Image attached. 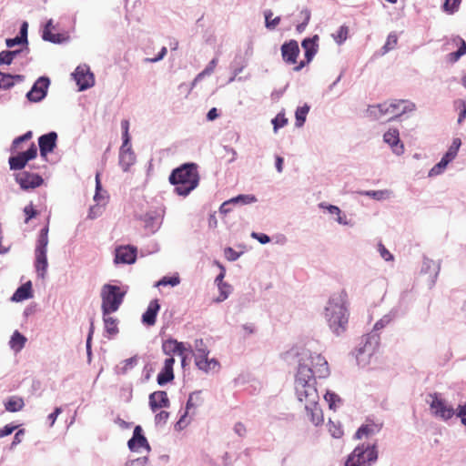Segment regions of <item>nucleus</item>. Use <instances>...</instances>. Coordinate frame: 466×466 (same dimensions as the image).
Instances as JSON below:
<instances>
[{
  "label": "nucleus",
  "instance_id": "1",
  "mask_svg": "<svg viewBox=\"0 0 466 466\" xmlns=\"http://www.w3.org/2000/svg\"><path fill=\"white\" fill-rule=\"evenodd\" d=\"M346 302L347 293L342 289L332 294L325 308V317L329 326L338 335L345 330L348 324L349 314Z\"/></svg>",
  "mask_w": 466,
  "mask_h": 466
},
{
  "label": "nucleus",
  "instance_id": "2",
  "mask_svg": "<svg viewBox=\"0 0 466 466\" xmlns=\"http://www.w3.org/2000/svg\"><path fill=\"white\" fill-rule=\"evenodd\" d=\"M307 363L300 362L295 377V390L299 401L305 406L319 404V396L316 387V378Z\"/></svg>",
  "mask_w": 466,
  "mask_h": 466
},
{
  "label": "nucleus",
  "instance_id": "3",
  "mask_svg": "<svg viewBox=\"0 0 466 466\" xmlns=\"http://www.w3.org/2000/svg\"><path fill=\"white\" fill-rule=\"evenodd\" d=\"M169 182L175 186V192L186 197L194 190L199 182L198 166L186 163L177 167L169 176Z\"/></svg>",
  "mask_w": 466,
  "mask_h": 466
},
{
  "label": "nucleus",
  "instance_id": "4",
  "mask_svg": "<svg viewBox=\"0 0 466 466\" xmlns=\"http://www.w3.org/2000/svg\"><path fill=\"white\" fill-rule=\"evenodd\" d=\"M125 296L126 291L122 290L120 287L111 284L103 285L100 292L103 315L117 311Z\"/></svg>",
  "mask_w": 466,
  "mask_h": 466
},
{
  "label": "nucleus",
  "instance_id": "5",
  "mask_svg": "<svg viewBox=\"0 0 466 466\" xmlns=\"http://www.w3.org/2000/svg\"><path fill=\"white\" fill-rule=\"evenodd\" d=\"M378 459L375 444H360L348 456L344 466H371Z\"/></svg>",
  "mask_w": 466,
  "mask_h": 466
},
{
  "label": "nucleus",
  "instance_id": "6",
  "mask_svg": "<svg viewBox=\"0 0 466 466\" xmlns=\"http://www.w3.org/2000/svg\"><path fill=\"white\" fill-rule=\"evenodd\" d=\"M300 362L307 363L306 366L312 370L313 377L315 378L316 376L319 378H326L329 374L328 361L320 354L311 353L309 351L302 352L299 364Z\"/></svg>",
  "mask_w": 466,
  "mask_h": 466
},
{
  "label": "nucleus",
  "instance_id": "7",
  "mask_svg": "<svg viewBox=\"0 0 466 466\" xmlns=\"http://www.w3.org/2000/svg\"><path fill=\"white\" fill-rule=\"evenodd\" d=\"M373 108H378L380 116H390V119H394L406 112H411L415 109V104L409 100H393L391 102H384Z\"/></svg>",
  "mask_w": 466,
  "mask_h": 466
},
{
  "label": "nucleus",
  "instance_id": "8",
  "mask_svg": "<svg viewBox=\"0 0 466 466\" xmlns=\"http://www.w3.org/2000/svg\"><path fill=\"white\" fill-rule=\"evenodd\" d=\"M430 409L433 416L443 420H448L455 415V410L441 399L437 393L430 394Z\"/></svg>",
  "mask_w": 466,
  "mask_h": 466
},
{
  "label": "nucleus",
  "instance_id": "9",
  "mask_svg": "<svg viewBox=\"0 0 466 466\" xmlns=\"http://www.w3.org/2000/svg\"><path fill=\"white\" fill-rule=\"evenodd\" d=\"M203 345L202 339L196 341V352H195V362L198 369L204 371L215 370L219 367V363L217 360H208V350L206 348L198 347Z\"/></svg>",
  "mask_w": 466,
  "mask_h": 466
},
{
  "label": "nucleus",
  "instance_id": "10",
  "mask_svg": "<svg viewBox=\"0 0 466 466\" xmlns=\"http://www.w3.org/2000/svg\"><path fill=\"white\" fill-rule=\"evenodd\" d=\"M37 156V147L32 143L30 147L25 151L20 152L16 156H13L9 157L8 163L10 166V169L12 170H21L23 169L28 161L35 159Z\"/></svg>",
  "mask_w": 466,
  "mask_h": 466
},
{
  "label": "nucleus",
  "instance_id": "11",
  "mask_svg": "<svg viewBox=\"0 0 466 466\" xmlns=\"http://www.w3.org/2000/svg\"><path fill=\"white\" fill-rule=\"evenodd\" d=\"M37 156V147L32 143L30 147L25 151L20 152L16 156H13L9 157L8 163L10 166V169L12 170H21L23 169L28 161L35 159Z\"/></svg>",
  "mask_w": 466,
  "mask_h": 466
},
{
  "label": "nucleus",
  "instance_id": "12",
  "mask_svg": "<svg viewBox=\"0 0 466 466\" xmlns=\"http://www.w3.org/2000/svg\"><path fill=\"white\" fill-rule=\"evenodd\" d=\"M37 156V147L32 143L30 147L25 151L20 152L16 156H13L9 157L8 163L10 166V169L12 170H21L23 169L28 161L35 159Z\"/></svg>",
  "mask_w": 466,
  "mask_h": 466
},
{
  "label": "nucleus",
  "instance_id": "13",
  "mask_svg": "<svg viewBox=\"0 0 466 466\" xmlns=\"http://www.w3.org/2000/svg\"><path fill=\"white\" fill-rule=\"evenodd\" d=\"M15 179L23 190L35 189L44 183L41 176L27 171L15 174Z\"/></svg>",
  "mask_w": 466,
  "mask_h": 466
},
{
  "label": "nucleus",
  "instance_id": "14",
  "mask_svg": "<svg viewBox=\"0 0 466 466\" xmlns=\"http://www.w3.org/2000/svg\"><path fill=\"white\" fill-rule=\"evenodd\" d=\"M318 40L319 36L316 35L311 38H306L302 41L301 46L305 50V60L300 61V63L294 67L295 71L301 70L306 65L312 61L314 56L318 52Z\"/></svg>",
  "mask_w": 466,
  "mask_h": 466
},
{
  "label": "nucleus",
  "instance_id": "15",
  "mask_svg": "<svg viewBox=\"0 0 466 466\" xmlns=\"http://www.w3.org/2000/svg\"><path fill=\"white\" fill-rule=\"evenodd\" d=\"M73 76L80 90H85L94 85V76L86 65L78 66Z\"/></svg>",
  "mask_w": 466,
  "mask_h": 466
},
{
  "label": "nucleus",
  "instance_id": "16",
  "mask_svg": "<svg viewBox=\"0 0 466 466\" xmlns=\"http://www.w3.org/2000/svg\"><path fill=\"white\" fill-rule=\"evenodd\" d=\"M49 86V79L47 77H40L34 84L31 90L26 94V97L31 102H39L46 95Z\"/></svg>",
  "mask_w": 466,
  "mask_h": 466
},
{
  "label": "nucleus",
  "instance_id": "17",
  "mask_svg": "<svg viewBox=\"0 0 466 466\" xmlns=\"http://www.w3.org/2000/svg\"><path fill=\"white\" fill-rule=\"evenodd\" d=\"M281 56L285 63L294 65L297 63V58L299 55V46L296 40L285 42L281 46Z\"/></svg>",
  "mask_w": 466,
  "mask_h": 466
},
{
  "label": "nucleus",
  "instance_id": "18",
  "mask_svg": "<svg viewBox=\"0 0 466 466\" xmlns=\"http://www.w3.org/2000/svg\"><path fill=\"white\" fill-rule=\"evenodd\" d=\"M364 345L358 350L357 357L362 354L372 356L379 348L380 336L376 333H370L363 337Z\"/></svg>",
  "mask_w": 466,
  "mask_h": 466
},
{
  "label": "nucleus",
  "instance_id": "19",
  "mask_svg": "<svg viewBox=\"0 0 466 466\" xmlns=\"http://www.w3.org/2000/svg\"><path fill=\"white\" fill-rule=\"evenodd\" d=\"M136 162V155L132 150L130 142L123 143L119 152V164L124 171H128L129 167Z\"/></svg>",
  "mask_w": 466,
  "mask_h": 466
},
{
  "label": "nucleus",
  "instance_id": "20",
  "mask_svg": "<svg viewBox=\"0 0 466 466\" xmlns=\"http://www.w3.org/2000/svg\"><path fill=\"white\" fill-rule=\"evenodd\" d=\"M57 134L54 131L41 136L38 138L39 150L42 157L52 152L56 146Z\"/></svg>",
  "mask_w": 466,
  "mask_h": 466
},
{
  "label": "nucleus",
  "instance_id": "21",
  "mask_svg": "<svg viewBox=\"0 0 466 466\" xmlns=\"http://www.w3.org/2000/svg\"><path fill=\"white\" fill-rule=\"evenodd\" d=\"M137 248L130 246L120 247L116 249V263L132 264L136 261Z\"/></svg>",
  "mask_w": 466,
  "mask_h": 466
},
{
  "label": "nucleus",
  "instance_id": "22",
  "mask_svg": "<svg viewBox=\"0 0 466 466\" xmlns=\"http://www.w3.org/2000/svg\"><path fill=\"white\" fill-rule=\"evenodd\" d=\"M170 405L167 393L164 390H157L149 395V406L152 411L161 408H168Z\"/></svg>",
  "mask_w": 466,
  "mask_h": 466
},
{
  "label": "nucleus",
  "instance_id": "23",
  "mask_svg": "<svg viewBox=\"0 0 466 466\" xmlns=\"http://www.w3.org/2000/svg\"><path fill=\"white\" fill-rule=\"evenodd\" d=\"M175 364L174 357H168L164 361V366L161 371L157 375V383L159 385H164L174 379L173 367Z\"/></svg>",
  "mask_w": 466,
  "mask_h": 466
},
{
  "label": "nucleus",
  "instance_id": "24",
  "mask_svg": "<svg viewBox=\"0 0 466 466\" xmlns=\"http://www.w3.org/2000/svg\"><path fill=\"white\" fill-rule=\"evenodd\" d=\"M128 448L131 451H138L141 448L150 450L149 444L146 437L142 434V428L137 426L133 432V437L128 441Z\"/></svg>",
  "mask_w": 466,
  "mask_h": 466
},
{
  "label": "nucleus",
  "instance_id": "25",
  "mask_svg": "<svg viewBox=\"0 0 466 466\" xmlns=\"http://www.w3.org/2000/svg\"><path fill=\"white\" fill-rule=\"evenodd\" d=\"M160 309V305L157 299L151 300L147 310L142 315V322L147 326H154L157 321V315Z\"/></svg>",
  "mask_w": 466,
  "mask_h": 466
},
{
  "label": "nucleus",
  "instance_id": "26",
  "mask_svg": "<svg viewBox=\"0 0 466 466\" xmlns=\"http://www.w3.org/2000/svg\"><path fill=\"white\" fill-rule=\"evenodd\" d=\"M204 404V399L201 395V391L193 392L189 395V398L187 402L186 406V412L185 414L180 418L179 423L184 420L185 417H187L188 414H195V410L198 407H200Z\"/></svg>",
  "mask_w": 466,
  "mask_h": 466
},
{
  "label": "nucleus",
  "instance_id": "27",
  "mask_svg": "<svg viewBox=\"0 0 466 466\" xmlns=\"http://www.w3.org/2000/svg\"><path fill=\"white\" fill-rule=\"evenodd\" d=\"M163 352L169 357H173L175 354L183 355L186 348L182 342H178L176 339H167L162 344Z\"/></svg>",
  "mask_w": 466,
  "mask_h": 466
},
{
  "label": "nucleus",
  "instance_id": "28",
  "mask_svg": "<svg viewBox=\"0 0 466 466\" xmlns=\"http://www.w3.org/2000/svg\"><path fill=\"white\" fill-rule=\"evenodd\" d=\"M22 75L5 74L0 71V89L7 90L13 87L16 83L24 81Z\"/></svg>",
  "mask_w": 466,
  "mask_h": 466
},
{
  "label": "nucleus",
  "instance_id": "29",
  "mask_svg": "<svg viewBox=\"0 0 466 466\" xmlns=\"http://www.w3.org/2000/svg\"><path fill=\"white\" fill-rule=\"evenodd\" d=\"M35 267L37 275L44 279L47 270V256L46 252L42 250H35Z\"/></svg>",
  "mask_w": 466,
  "mask_h": 466
},
{
  "label": "nucleus",
  "instance_id": "30",
  "mask_svg": "<svg viewBox=\"0 0 466 466\" xmlns=\"http://www.w3.org/2000/svg\"><path fill=\"white\" fill-rule=\"evenodd\" d=\"M381 429L380 424H376L374 422L367 423L359 428V430L355 433V438L358 440H361L362 438H367L369 436H372L378 433Z\"/></svg>",
  "mask_w": 466,
  "mask_h": 466
},
{
  "label": "nucleus",
  "instance_id": "31",
  "mask_svg": "<svg viewBox=\"0 0 466 466\" xmlns=\"http://www.w3.org/2000/svg\"><path fill=\"white\" fill-rule=\"evenodd\" d=\"M33 297L31 281L20 286L12 296L13 301H23Z\"/></svg>",
  "mask_w": 466,
  "mask_h": 466
},
{
  "label": "nucleus",
  "instance_id": "32",
  "mask_svg": "<svg viewBox=\"0 0 466 466\" xmlns=\"http://www.w3.org/2000/svg\"><path fill=\"white\" fill-rule=\"evenodd\" d=\"M105 330L107 337L111 339L118 333V320L110 316V314L103 315Z\"/></svg>",
  "mask_w": 466,
  "mask_h": 466
},
{
  "label": "nucleus",
  "instance_id": "33",
  "mask_svg": "<svg viewBox=\"0 0 466 466\" xmlns=\"http://www.w3.org/2000/svg\"><path fill=\"white\" fill-rule=\"evenodd\" d=\"M25 402L23 398L12 396L5 402V410L9 412H17L23 410Z\"/></svg>",
  "mask_w": 466,
  "mask_h": 466
},
{
  "label": "nucleus",
  "instance_id": "34",
  "mask_svg": "<svg viewBox=\"0 0 466 466\" xmlns=\"http://www.w3.org/2000/svg\"><path fill=\"white\" fill-rule=\"evenodd\" d=\"M456 41L461 45L456 52H451L447 55V61L453 64L457 62L463 55L466 54V43L461 38L457 37Z\"/></svg>",
  "mask_w": 466,
  "mask_h": 466
},
{
  "label": "nucleus",
  "instance_id": "35",
  "mask_svg": "<svg viewBox=\"0 0 466 466\" xmlns=\"http://www.w3.org/2000/svg\"><path fill=\"white\" fill-rule=\"evenodd\" d=\"M52 29H54L53 21L50 19L46 23V25L43 30V35H42L43 39L46 41L52 42V43H60L61 42L60 35L53 34Z\"/></svg>",
  "mask_w": 466,
  "mask_h": 466
},
{
  "label": "nucleus",
  "instance_id": "36",
  "mask_svg": "<svg viewBox=\"0 0 466 466\" xmlns=\"http://www.w3.org/2000/svg\"><path fill=\"white\" fill-rule=\"evenodd\" d=\"M305 408L310 413V420L313 424L319 425L323 422V414L319 404L308 405Z\"/></svg>",
  "mask_w": 466,
  "mask_h": 466
},
{
  "label": "nucleus",
  "instance_id": "37",
  "mask_svg": "<svg viewBox=\"0 0 466 466\" xmlns=\"http://www.w3.org/2000/svg\"><path fill=\"white\" fill-rule=\"evenodd\" d=\"M48 232H49L48 225H46L45 228H43L40 230L38 239H37V244L35 247V250H42V251L47 252Z\"/></svg>",
  "mask_w": 466,
  "mask_h": 466
},
{
  "label": "nucleus",
  "instance_id": "38",
  "mask_svg": "<svg viewBox=\"0 0 466 466\" xmlns=\"http://www.w3.org/2000/svg\"><path fill=\"white\" fill-rule=\"evenodd\" d=\"M384 141L391 147H395L400 143V134L398 129L390 128L383 136Z\"/></svg>",
  "mask_w": 466,
  "mask_h": 466
},
{
  "label": "nucleus",
  "instance_id": "39",
  "mask_svg": "<svg viewBox=\"0 0 466 466\" xmlns=\"http://www.w3.org/2000/svg\"><path fill=\"white\" fill-rule=\"evenodd\" d=\"M25 341L26 339L25 336H23L18 331H15L13 336L11 337L10 346L15 351H19L24 348Z\"/></svg>",
  "mask_w": 466,
  "mask_h": 466
},
{
  "label": "nucleus",
  "instance_id": "40",
  "mask_svg": "<svg viewBox=\"0 0 466 466\" xmlns=\"http://www.w3.org/2000/svg\"><path fill=\"white\" fill-rule=\"evenodd\" d=\"M218 65V59L217 58H213L209 63L208 65L207 66V67L202 71L200 72L194 79L193 83H192V86H194L198 81H200L205 76H208V75H210L214 72L216 66Z\"/></svg>",
  "mask_w": 466,
  "mask_h": 466
},
{
  "label": "nucleus",
  "instance_id": "41",
  "mask_svg": "<svg viewBox=\"0 0 466 466\" xmlns=\"http://www.w3.org/2000/svg\"><path fill=\"white\" fill-rule=\"evenodd\" d=\"M461 4V0H445L442 10L449 15H452L459 10Z\"/></svg>",
  "mask_w": 466,
  "mask_h": 466
},
{
  "label": "nucleus",
  "instance_id": "42",
  "mask_svg": "<svg viewBox=\"0 0 466 466\" xmlns=\"http://www.w3.org/2000/svg\"><path fill=\"white\" fill-rule=\"evenodd\" d=\"M264 15H265V25H266L267 28L273 30L279 25V24L280 22V17L276 16L275 18H272L273 13L271 10H266L264 13Z\"/></svg>",
  "mask_w": 466,
  "mask_h": 466
},
{
  "label": "nucleus",
  "instance_id": "43",
  "mask_svg": "<svg viewBox=\"0 0 466 466\" xmlns=\"http://www.w3.org/2000/svg\"><path fill=\"white\" fill-rule=\"evenodd\" d=\"M309 107L308 106H303L300 107H298L295 113L296 116V126L300 127L303 126L306 116L309 113Z\"/></svg>",
  "mask_w": 466,
  "mask_h": 466
},
{
  "label": "nucleus",
  "instance_id": "44",
  "mask_svg": "<svg viewBox=\"0 0 466 466\" xmlns=\"http://www.w3.org/2000/svg\"><path fill=\"white\" fill-rule=\"evenodd\" d=\"M364 194L374 199L381 200L390 198L391 192L390 190H370L366 191Z\"/></svg>",
  "mask_w": 466,
  "mask_h": 466
},
{
  "label": "nucleus",
  "instance_id": "45",
  "mask_svg": "<svg viewBox=\"0 0 466 466\" xmlns=\"http://www.w3.org/2000/svg\"><path fill=\"white\" fill-rule=\"evenodd\" d=\"M348 35L349 27L346 25H342L339 27L337 33L333 35V38L337 44L341 45L343 42L347 40Z\"/></svg>",
  "mask_w": 466,
  "mask_h": 466
},
{
  "label": "nucleus",
  "instance_id": "46",
  "mask_svg": "<svg viewBox=\"0 0 466 466\" xmlns=\"http://www.w3.org/2000/svg\"><path fill=\"white\" fill-rule=\"evenodd\" d=\"M19 53V51H2L0 53V66L11 65L15 56Z\"/></svg>",
  "mask_w": 466,
  "mask_h": 466
},
{
  "label": "nucleus",
  "instance_id": "47",
  "mask_svg": "<svg viewBox=\"0 0 466 466\" xmlns=\"http://www.w3.org/2000/svg\"><path fill=\"white\" fill-rule=\"evenodd\" d=\"M461 145V141L460 138H454L452 141L451 146L448 149L447 153L445 154L446 158L454 159V157L457 156L458 150Z\"/></svg>",
  "mask_w": 466,
  "mask_h": 466
},
{
  "label": "nucleus",
  "instance_id": "48",
  "mask_svg": "<svg viewBox=\"0 0 466 466\" xmlns=\"http://www.w3.org/2000/svg\"><path fill=\"white\" fill-rule=\"evenodd\" d=\"M325 400L329 403V409L335 410L337 403L341 401L340 398L334 392L327 391L324 396Z\"/></svg>",
  "mask_w": 466,
  "mask_h": 466
},
{
  "label": "nucleus",
  "instance_id": "49",
  "mask_svg": "<svg viewBox=\"0 0 466 466\" xmlns=\"http://www.w3.org/2000/svg\"><path fill=\"white\" fill-rule=\"evenodd\" d=\"M398 44V36L396 33H390L388 35L387 41L385 45L383 46L384 53H387L396 47Z\"/></svg>",
  "mask_w": 466,
  "mask_h": 466
},
{
  "label": "nucleus",
  "instance_id": "50",
  "mask_svg": "<svg viewBox=\"0 0 466 466\" xmlns=\"http://www.w3.org/2000/svg\"><path fill=\"white\" fill-rule=\"evenodd\" d=\"M288 124V118L284 113H279L275 118L272 119L274 131L277 132L279 128L285 127Z\"/></svg>",
  "mask_w": 466,
  "mask_h": 466
},
{
  "label": "nucleus",
  "instance_id": "51",
  "mask_svg": "<svg viewBox=\"0 0 466 466\" xmlns=\"http://www.w3.org/2000/svg\"><path fill=\"white\" fill-rule=\"evenodd\" d=\"M32 137H33L32 131H27L23 136H20V137L15 138L12 143V150L13 151L16 150L18 148L20 143L31 139Z\"/></svg>",
  "mask_w": 466,
  "mask_h": 466
},
{
  "label": "nucleus",
  "instance_id": "52",
  "mask_svg": "<svg viewBox=\"0 0 466 466\" xmlns=\"http://www.w3.org/2000/svg\"><path fill=\"white\" fill-rule=\"evenodd\" d=\"M257 199L253 195H239L236 198H231V202L250 204L255 202Z\"/></svg>",
  "mask_w": 466,
  "mask_h": 466
},
{
  "label": "nucleus",
  "instance_id": "53",
  "mask_svg": "<svg viewBox=\"0 0 466 466\" xmlns=\"http://www.w3.org/2000/svg\"><path fill=\"white\" fill-rule=\"evenodd\" d=\"M451 161V159L446 158V156L444 155L441 160L431 170V174H439Z\"/></svg>",
  "mask_w": 466,
  "mask_h": 466
},
{
  "label": "nucleus",
  "instance_id": "54",
  "mask_svg": "<svg viewBox=\"0 0 466 466\" xmlns=\"http://www.w3.org/2000/svg\"><path fill=\"white\" fill-rule=\"evenodd\" d=\"M179 283L178 277H164L157 282V286H167L170 285L172 287L177 285Z\"/></svg>",
  "mask_w": 466,
  "mask_h": 466
},
{
  "label": "nucleus",
  "instance_id": "55",
  "mask_svg": "<svg viewBox=\"0 0 466 466\" xmlns=\"http://www.w3.org/2000/svg\"><path fill=\"white\" fill-rule=\"evenodd\" d=\"M24 212L26 216L25 223H27L30 219L35 218L38 214L37 211L35 209L34 205L32 203H30L29 205L25 207Z\"/></svg>",
  "mask_w": 466,
  "mask_h": 466
},
{
  "label": "nucleus",
  "instance_id": "56",
  "mask_svg": "<svg viewBox=\"0 0 466 466\" xmlns=\"http://www.w3.org/2000/svg\"><path fill=\"white\" fill-rule=\"evenodd\" d=\"M379 252L382 258H384L386 261H391L393 260V256L390 254V252L384 247L383 244L380 243L379 246Z\"/></svg>",
  "mask_w": 466,
  "mask_h": 466
},
{
  "label": "nucleus",
  "instance_id": "57",
  "mask_svg": "<svg viewBox=\"0 0 466 466\" xmlns=\"http://www.w3.org/2000/svg\"><path fill=\"white\" fill-rule=\"evenodd\" d=\"M301 15H303V16H304V21L301 24L297 25V31L299 33H301L305 30V28L309 21V18H310V13L308 10L302 11Z\"/></svg>",
  "mask_w": 466,
  "mask_h": 466
},
{
  "label": "nucleus",
  "instance_id": "58",
  "mask_svg": "<svg viewBox=\"0 0 466 466\" xmlns=\"http://www.w3.org/2000/svg\"><path fill=\"white\" fill-rule=\"evenodd\" d=\"M121 127L123 129V143H126V146L127 145V142H130V137L128 134V128H129V123L127 120H123L121 122Z\"/></svg>",
  "mask_w": 466,
  "mask_h": 466
},
{
  "label": "nucleus",
  "instance_id": "59",
  "mask_svg": "<svg viewBox=\"0 0 466 466\" xmlns=\"http://www.w3.org/2000/svg\"><path fill=\"white\" fill-rule=\"evenodd\" d=\"M25 432V429H20L15 432L13 441H12V444H11L12 447L22 442Z\"/></svg>",
  "mask_w": 466,
  "mask_h": 466
},
{
  "label": "nucleus",
  "instance_id": "60",
  "mask_svg": "<svg viewBox=\"0 0 466 466\" xmlns=\"http://www.w3.org/2000/svg\"><path fill=\"white\" fill-rule=\"evenodd\" d=\"M102 188L101 181H100V173H96V194H95V200L98 201L102 197L100 195V190Z\"/></svg>",
  "mask_w": 466,
  "mask_h": 466
},
{
  "label": "nucleus",
  "instance_id": "61",
  "mask_svg": "<svg viewBox=\"0 0 466 466\" xmlns=\"http://www.w3.org/2000/svg\"><path fill=\"white\" fill-rule=\"evenodd\" d=\"M17 427L16 425H5L0 429V438L10 435Z\"/></svg>",
  "mask_w": 466,
  "mask_h": 466
},
{
  "label": "nucleus",
  "instance_id": "62",
  "mask_svg": "<svg viewBox=\"0 0 466 466\" xmlns=\"http://www.w3.org/2000/svg\"><path fill=\"white\" fill-rule=\"evenodd\" d=\"M251 237L253 238H256L257 240H258L261 244H266V243H268L270 241L269 237L268 235L262 234V233L253 232L251 234Z\"/></svg>",
  "mask_w": 466,
  "mask_h": 466
},
{
  "label": "nucleus",
  "instance_id": "63",
  "mask_svg": "<svg viewBox=\"0 0 466 466\" xmlns=\"http://www.w3.org/2000/svg\"><path fill=\"white\" fill-rule=\"evenodd\" d=\"M168 416L169 413L167 411L162 410L155 416V420L157 423H165L168 419Z\"/></svg>",
  "mask_w": 466,
  "mask_h": 466
},
{
  "label": "nucleus",
  "instance_id": "64",
  "mask_svg": "<svg viewBox=\"0 0 466 466\" xmlns=\"http://www.w3.org/2000/svg\"><path fill=\"white\" fill-rule=\"evenodd\" d=\"M458 417L461 418V423L466 426V403L459 407Z\"/></svg>",
  "mask_w": 466,
  "mask_h": 466
}]
</instances>
